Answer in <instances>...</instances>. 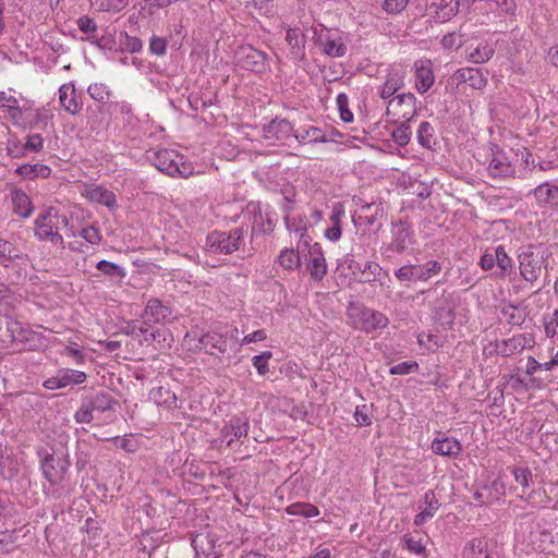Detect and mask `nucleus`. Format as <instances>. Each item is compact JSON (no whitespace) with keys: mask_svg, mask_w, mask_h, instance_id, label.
Here are the masks:
<instances>
[{"mask_svg":"<svg viewBox=\"0 0 558 558\" xmlns=\"http://www.w3.org/2000/svg\"><path fill=\"white\" fill-rule=\"evenodd\" d=\"M348 319L354 329L366 333L381 330L389 324V319L384 313L354 305H350L348 308Z\"/></svg>","mask_w":558,"mask_h":558,"instance_id":"nucleus-1","label":"nucleus"},{"mask_svg":"<svg viewBox=\"0 0 558 558\" xmlns=\"http://www.w3.org/2000/svg\"><path fill=\"white\" fill-rule=\"evenodd\" d=\"M153 162L159 171L170 177L187 178L193 173V167L184 161V156L173 149L155 151Z\"/></svg>","mask_w":558,"mask_h":558,"instance_id":"nucleus-2","label":"nucleus"},{"mask_svg":"<svg viewBox=\"0 0 558 558\" xmlns=\"http://www.w3.org/2000/svg\"><path fill=\"white\" fill-rule=\"evenodd\" d=\"M244 239L242 227L227 232L214 231L206 238V247L214 254H231L240 248Z\"/></svg>","mask_w":558,"mask_h":558,"instance_id":"nucleus-3","label":"nucleus"},{"mask_svg":"<svg viewBox=\"0 0 558 558\" xmlns=\"http://www.w3.org/2000/svg\"><path fill=\"white\" fill-rule=\"evenodd\" d=\"M391 122H410L416 114V97L412 93L399 94L392 97L386 109Z\"/></svg>","mask_w":558,"mask_h":558,"instance_id":"nucleus-4","label":"nucleus"},{"mask_svg":"<svg viewBox=\"0 0 558 558\" xmlns=\"http://www.w3.org/2000/svg\"><path fill=\"white\" fill-rule=\"evenodd\" d=\"M68 223L65 216L51 211L39 216L35 221V233L40 240H49L53 244L63 246V238L58 231V223Z\"/></svg>","mask_w":558,"mask_h":558,"instance_id":"nucleus-5","label":"nucleus"},{"mask_svg":"<svg viewBox=\"0 0 558 558\" xmlns=\"http://www.w3.org/2000/svg\"><path fill=\"white\" fill-rule=\"evenodd\" d=\"M442 266L437 260H429L424 265H404L395 271L399 281H427L438 275Z\"/></svg>","mask_w":558,"mask_h":558,"instance_id":"nucleus-6","label":"nucleus"},{"mask_svg":"<svg viewBox=\"0 0 558 558\" xmlns=\"http://www.w3.org/2000/svg\"><path fill=\"white\" fill-rule=\"evenodd\" d=\"M489 161L487 166L488 175L494 179H510L515 175V167L509 160L506 151L496 144H490Z\"/></svg>","mask_w":558,"mask_h":558,"instance_id":"nucleus-7","label":"nucleus"},{"mask_svg":"<svg viewBox=\"0 0 558 558\" xmlns=\"http://www.w3.org/2000/svg\"><path fill=\"white\" fill-rule=\"evenodd\" d=\"M518 259L521 277L525 281L534 283L542 275L544 257L529 247L519 254Z\"/></svg>","mask_w":558,"mask_h":558,"instance_id":"nucleus-8","label":"nucleus"},{"mask_svg":"<svg viewBox=\"0 0 558 558\" xmlns=\"http://www.w3.org/2000/svg\"><path fill=\"white\" fill-rule=\"evenodd\" d=\"M173 318V310L155 298L148 300L142 313L143 323L148 326L167 324Z\"/></svg>","mask_w":558,"mask_h":558,"instance_id":"nucleus-9","label":"nucleus"},{"mask_svg":"<svg viewBox=\"0 0 558 558\" xmlns=\"http://www.w3.org/2000/svg\"><path fill=\"white\" fill-rule=\"evenodd\" d=\"M238 64L243 69L260 73L266 71V54L252 46H242L236 51Z\"/></svg>","mask_w":558,"mask_h":558,"instance_id":"nucleus-10","label":"nucleus"},{"mask_svg":"<svg viewBox=\"0 0 558 558\" xmlns=\"http://www.w3.org/2000/svg\"><path fill=\"white\" fill-rule=\"evenodd\" d=\"M69 464L65 459H57L52 454H47L41 461V469L50 484L57 485L64 478Z\"/></svg>","mask_w":558,"mask_h":558,"instance_id":"nucleus-11","label":"nucleus"},{"mask_svg":"<svg viewBox=\"0 0 558 558\" xmlns=\"http://www.w3.org/2000/svg\"><path fill=\"white\" fill-rule=\"evenodd\" d=\"M532 194L539 206L558 209V180L538 184Z\"/></svg>","mask_w":558,"mask_h":558,"instance_id":"nucleus-12","label":"nucleus"},{"mask_svg":"<svg viewBox=\"0 0 558 558\" xmlns=\"http://www.w3.org/2000/svg\"><path fill=\"white\" fill-rule=\"evenodd\" d=\"M430 448L434 453L448 457L457 458L462 452L461 442L447 436L445 433H438L437 437L432 441Z\"/></svg>","mask_w":558,"mask_h":558,"instance_id":"nucleus-13","label":"nucleus"},{"mask_svg":"<svg viewBox=\"0 0 558 558\" xmlns=\"http://www.w3.org/2000/svg\"><path fill=\"white\" fill-rule=\"evenodd\" d=\"M495 543L486 537L472 539L463 550V558H496Z\"/></svg>","mask_w":558,"mask_h":558,"instance_id":"nucleus-14","label":"nucleus"},{"mask_svg":"<svg viewBox=\"0 0 558 558\" xmlns=\"http://www.w3.org/2000/svg\"><path fill=\"white\" fill-rule=\"evenodd\" d=\"M391 234L392 240L389 243L387 250L399 254L403 253L412 240V232L410 227L402 221L393 223Z\"/></svg>","mask_w":558,"mask_h":558,"instance_id":"nucleus-15","label":"nucleus"},{"mask_svg":"<svg viewBox=\"0 0 558 558\" xmlns=\"http://www.w3.org/2000/svg\"><path fill=\"white\" fill-rule=\"evenodd\" d=\"M435 76L429 60L415 62V87L420 94L426 93L434 84Z\"/></svg>","mask_w":558,"mask_h":558,"instance_id":"nucleus-16","label":"nucleus"},{"mask_svg":"<svg viewBox=\"0 0 558 558\" xmlns=\"http://www.w3.org/2000/svg\"><path fill=\"white\" fill-rule=\"evenodd\" d=\"M59 102L61 107L69 113L75 116L80 113L83 108V102L76 95L74 84H63L59 88Z\"/></svg>","mask_w":558,"mask_h":558,"instance_id":"nucleus-17","label":"nucleus"},{"mask_svg":"<svg viewBox=\"0 0 558 558\" xmlns=\"http://www.w3.org/2000/svg\"><path fill=\"white\" fill-rule=\"evenodd\" d=\"M308 253L311 255V259L308 263V270L311 277L315 281H320L327 274V265L322 247L318 243H314L310 245Z\"/></svg>","mask_w":558,"mask_h":558,"instance_id":"nucleus-18","label":"nucleus"},{"mask_svg":"<svg viewBox=\"0 0 558 558\" xmlns=\"http://www.w3.org/2000/svg\"><path fill=\"white\" fill-rule=\"evenodd\" d=\"M530 341L531 339L523 333L515 335L511 338L497 341L496 351L502 356H511L515 353L522 352L530 345Z\"/></svg>","mask_w":558,"mask_h":558,"instance_id":"nucleus-19","label":"nucleus"},{"mask_svg":"<svg viewBox=\"0 0 558 558\" xmlns=\"http://www.w3.org/2000/svg\"><path fill=\"white\" fill-rule=\"evenodd\" d=\"M248 424L246 421H242L239 417H234L221 429V442H226L227 447H231L232 444L245 437L247 435Z\"/></svg>","mask_w":558,"mask_h":558,"instance_id":"nucleus-20","label":"nucleus"},{"mask_svg":"<svg viewBox=\"0 0 558 558\" xmlns=\"http://www.w3.org/2000/svg\"><path fill=\"white\" fill-rule=\"evenodd\" d=\"M198 349L205 350L206 353L209 354H216V351L218 353H226L227 352V340L226 338L215 331H208L204 335H202L198 338Z\"/></svg>","mask_w":558,"mask_h":558,"instance_id":"nucleus-21","label":"nucleus"},{"mask_svg":"<svg viewBox=\"0 0 558 558\" xmlns=\"http://www.w3.org/2000/svg\"><path fill=\"white\" fill-rule=\"evenodd\" d=\"M84 195L94 203L101 204L109 209L117 207V197L113 192L101 185H90L85 189Z\"/></svg>","mask_w":558,"mask_h":558,"instance_id":"nucleus-22","label":"nucleus"},{"mask_svg":"<svg viewBox=\"0 0 558 558\" xmlns=\"http://www.w3.org/2000/svg\"><path fill=\"white\" fill-rule=\"evenodd\" d=\"M454 77L459 83H468L474 89H483L487 85V77L480 69H459Z\"/></svg>","mask_w":558,"mask_h":558,"instance_id":"nucleus-23","label":"nucleus"},{"mask_svg":"<svg viewBox=\"0 0 558 558\" xmlns=\"http://www.w3.org/2000/svg\"><path fill=\"white\" fill-rule=\"evenodd\" d=\"M318 45L322 48L323 53L330 58H342L345 56L348 48L341 37H333L327 35L326 37H319Z\"/></svg>","mask_w":558,"mask_h":558,"instance_id":"nucleus-24","label":"nucleus"},{"mask_svg":"<svg viewBox=\"0 0 558 558\" xmlns=\"http://www.w3.org/2000/svg\"><path fill=\"white\" fill-rule=\"evenodd\" d=\"M286 41L290 47L291 56L296 60L303 59L306 40L302 31L296 27H289L286 34Z\"/></svg>","mask_w":558,"mask_h":558,"instance_id":"nucleus-25","label":"nucleus"},{"mask_svg":"<svg viewBox=\"0 0 558 558\" xmlns=\"http://www.w3.org/2000/svg\"><path fill=\"white\" fill-rule=\"evenodd\" d=\"M425 507L414 518V524L416 526L423 525L427 520L432 519L440 507V502L436 498L433 490H427L424 495Z\"/></svg>","mask_w":558,"mask_h":558,"instance_id":"nucleus-26","label":"nucleus"},{"mask_svg":"<svg viewBox=\"0 0 558 558\" xmlns=\"http://www.w3.org/2000/svg\"><path fill=\"white\" fill-rule=\"evenodd\" d=\"M291 131L292 125L289 121L275 119L264 128V137L269 141H282L289 136Z\"/></svg>","mask_w":558,"mask_h":558,"instance_id":"nucleus-27","label":"nucleus"},{"mask_svg":"<svg viewBox=\"0 0 558 558\" xmlns=\"http://www.w3.org/2000/svg\"><path fill=\"white\" fill-rule=\"evenodd\" d=\"M284 223H286L287 229L290 232H293L296 235H299V238H300L299 248H301L302 245L310 246L311 239L307 235V221L303 217L286 216Z\"/></svg>","mask_w":558,"mask_h":558,"instance_id":"nucleus-28","label":"nucleus"},{"mask_svg":"<svg viewBox=\"0 0 558 558\" xmlns=\"http://www.w3.org/2000/svg\"><path fill=\"white\" fill-rule=\"evenodd\" d=\"M404 85V75L399 71H392L387 75L383 86L379 88V96L383 99L390 98L397 90Z\"/></svg>","mask_w":558,"mask_h":558,"instance_id":"nucleus-29","label":"nucleus"},{"mask_svg":"<svg viewBox=\"0 0 558 558\" xmlns=\"http://www.w3.org/2000/svg\"><path fill=\"white\" fill-rule=\"evenodd\" d=\"M13 210L21 217L27 218L33 211V206L28 195L22 190H14L11 193Z\"/></svg>","mask_w":558,"mask_h":558,"instance_id":"nucleus-30","label":"nucleus"},{"mask_svg":"<svg viewBox=\"0 0 558 558\" xmlns=\"http://www.w3.org/2000/svg\"><path fill=\"white\" fill-rule=\"evenodd\" d=\"M515 485L513 489L518 493V496L524 498L529 494L532 486V473L527 469L514 468L512 470Z\"/></svg>","mask_w":558,"mask_h":558,"instance_id":"nucleus-31","label":"nucleus"},{"mask_svg":"<svg viewBox=\"0 0 558 558\" xmlns=\"http://www.w3.org/2000/svg\"><path fill=\"white\" fill-rule=\"evenodd\" d=\"M15 173L24 179L33 180L36 178H48L51 173V169L47 165L43 163H25L17 167Z\"/></svg>","mask_w":558,"mask_h":558,"instance_id":"nucleus-32","label":"nucleus"},{"mask_svg":"<svg viewBox=\"0 0 558 558\" xmlns=\"http://www.w3.org/2000/svg\"><path fill=\"white\" fill-rule=\"evenodd\" d=\"M192 545L196 550L197 557L217 558L218 554L215 551V544L208 535L198 534L193 538Z\"/></svg>","mask_w":558,"mask_h":558,"instance_id":"nucleus-33","label":"nucleus"},{"mask_svg":"<svg viewBox=\"0 0 558 558\" xmlns=\"http://www.w3.org/2000/svg\"><path fill=\"white\" fill-rule=\"evenodd\" d=\"M130 0H89L90 8L96 12L119 13L129 5Z\"/></svg>","mask_w":558,"mask_h":558,"instance_id":"nucleus-34","label":"nucleus"},{"mask_svg":"<svg viewBox=\"0 0 558 558\" xmlns=\"http://www.w3.org/2000/svg\"><path fill=\"white\" fill-rule=\"evenodd\" d=\"M460 7L459 0H440L436 5L435 19L438 22H447L457 15Z\"/></svg>","mask_w":558,"mask_h":558,"instance_id":"nucleus-35","label":"nucleus"},{"mask_svg":"<svg viewBox=\"0 0 558 558\" xmlns=\"http://www.w3.org/2000/svg\"><path fill=\"white\" fill-rule=\"evenodd\" d=\"M22 253L10 241L0 239V265L9 267L15 259H21Z\"/></svg>","mask_w":558,"mask_h":558,"instance_id":"nucleus-36","label":"nucleus"},{"mask_svg":"<svg viewBox=\"0 0 558 558\" xmlns=\"http://www.w3.org/2000/svg\"><path fill=\"white\" fill-rule=\"evenodd\" d=\"M90 404L94 411L105 412L112 409L116 403L109 392L98 391L87 398H85Z\"/></svg>","mask_w":558,"mask_h":558,"instance_id":"nucleus-37","label":"nucleus"},{"mask_svg":"<svg viewBox=\"0 0 558 558\" xmlns=\"http://www.w3.org/2000/svg\"><path fill=\"white\" fill-rule=\"evenodd\" d=\"M344 215V210L342 206L333 207V210L330 215V221L332 226L325 231V235L330 241H338L341 238L342 229H341V218Z\"/></svg>","mask_w":558,"mask_h":558,"instance_id":"nucleus-38","label":"nucleus"},{"mask_svg":"<svg viewBox=\"0 0 558 558\" xmlns=\"http://www.w3.org/2000/svg\"><path fill=\"white\" fill-rule=\"evenodd\" d=\"M494 257L499 269L498 276L505 277L513 268L512 259L506 253L504 246L499 245L494 250Z\"/></svg>","mask_w":558,"mask_h":558,"instance_id":"nucleus-39","label":"nucleus"},{"mask_svg":"<svg viewBox=\"0 0 558 558\" xmlns=\"http://www.w3.org/2000/svg\"><path fill=\"white\" fill-rule=\"evenodd\" d=\"M298 250H300L298 247ZM278 263L284 269H296L301 265V258L299 256V251H294L293 248H284L280 252L278 256Z\"/></svg>","mask_w":558,"mask_h":558,"instance_id":"nucleus-40","label":"nucleus"},{"mask_svg":"<svg viewBox=\"0 0 558 558\" xmlns=\"http://www.w3.org/2000/svg\"><path fill=\"white\" fill-rule=\"evenodd\" d=\"M59 375L62 381L61 386H63V388L71 385L83 384L87 378L84 372L69 368L60 369Z\"/></svg>","mask_w":558,"mask_h":558,"instance_id":"nucleus-41","label":"nucleus"},{"mask_svg":"<svg viewBox=\"0 0 558 558\" xmlns=\"http://www.w3.org/2000/svg\"><path fill=\"white\" fill-rule=\"evenodd\" d=\"M287 512L292 515H301L304 518H313L319 515V509L316 506L305 502L292 504L287 508Z\"/></svg>","mask_w":558,"mask_h":558,"instance_id":"nucleus-42","label":"nucleus"},{"mask_svg":"<svg viewBox=\"0 0 558 558\" xmlns=\"http://www.w3.org/2000/svg\"><path fill=\"white\" fill-rule=\"evenodd\" d=\"M299 142H325V135L322 130L315 126L307 129L296 130L294 134Z\"/></svg>","mask_w":558,"mask_h":558,"instance_id":"nucleus-43","label":"nucleus"},{"mask_svg":"<svg viewBox=\"0 0 558 558\" xmlns=\"http://www.w3.org/2000/svg\"><path fill=\"white\" fill-rule=\"evenodd\" d=\"M494 48L490 45L485 44L470 52L468 58L471 62L481 64L488 61L494 56Z\"/></svg>","mask_w":558,"mask_h":558,"instance_id":"nucleus-44","label":"nucleus"},{"mask_svg":"<svg viewBox=\"0 0 558 558\" xmlns=\"http://www.w3.org/2000/svg\"><path fill=\"white\" fill-rule=\"evenodd\" d=\"M531 542L534 546V549L545 551L548 548V545L553 544V536L545 530L534 531L531 532Z\"/></svg>","mask_w":558,"mask_h":558,"instance_id":"nucleus-45","label":"nucleus"},{"mask_svg":"<svg viewBox=\"0 0 558 558\" xmlns=\"http://www.w3.org/2000/svg\"><path fill=\"white\" fill-rule=\"evenodd\" d=\"M154 399L158 404H165L167 408H178L177 396L162 387L153 392Z\"/></svg>","mask_w":558,"mask_h":558,"instance_id":"nucleus-46","label":"nucleus"},{"mask_svg":"<svg viewBox=\"0 0 558 558\" xmlns=\"http://www.w3.org/2000/svg\"><path fill=\"white\" fill-rule=\"evenodd\" d=\"M96 268L106 276L119 278L125 277L124 269L120 265L112 262L100 260L98 262Z\"/></svg>","mask_w":558,"mask_h":558,"instance_id":"nucleus-47","label":"nucleus"},{"mask_svg":"<svg viewBox=\"0 0 558 558\" xmlns=\"http://www.w3.org/2000/svg\"><path fill=\"white\" fill-rule=\"evenodd\" d=\"M87 93L93 99L99 102L106 101L111 95L109 87L104 83L90 84L87 88Z\"/></svg>","mask_w":558,"mask_h":558,"instance_id":"nucleus-48","label":"nucleus"},{"mask_svg":"<svg viewBox=\"0 0 558 558\" xmlns=\"http://www.w3.org/2000/svg\"><path fill=\"white\" fill-rule=\"evenodd\" d=\"M434 129L428 122H422L417 130V141L425 147L430 148L433 144Z\"/></svg>","mask_w":558,"mask_h":558,"instance_id":"nucleus-49","label":"nucleus"},{"mask_svg":"<svg viewBox=\"0 0 558 558\" xmlns=\"http://www.w3.org/2000/svg\"><path fill=\"white\" fill-rule=\"evenodd\" d=\"M409 122H400V125L392 132V138L399 146H405L411 140V130Z\"/></svg>","mask_w":558,"mask_h":558,"instance_id":"nucleus-50","label":"nucleus"},{"mask_svg":"<svg viewBox=\"0 0 558 558\" xmlns=\"http://www.w3.org/2000/svg\"><path fill=\"white\" fill-rule=\"evenodd\" d=\"M93 412V408L87 402V400L84 399L82 401L80 409L74 414V420L76 423H90L94 418Z\"/></svg>","mask_w":558,"mask_h":558,"instance_id":"nucleus-51","label":"nucleus"},{"mask_svg":"<svg viewBox=\"0 0 558 558\" xmlns=\"http://www.w3.org/2000/svg\"><path fill=\"white\" fill-rule=\"evenodd\" d=\"M337 106L341 120L347 123L352 122L353 113L349 109V99L345 94L342 93L337 96Z\"/></svg>","mask_w":558,"mask_h":558,"instance_id":"nucleus-52","label":"nucleus"},{"mask_svg":"<svg viewBox=\"0 0 558 558\" xmlns=\"http://www.w3.org/2000/svg\"><path fill=\"white\" fill-rule=\"evenodd\" d=\"M271 352L266 351L253 357V365L257 369L259 375H266L269 372L268 361L271 359Z\"/></svg>","mask_w":558,"mask_h":558,"instance_id":"nucleus-53","label":"nucleus"},{"mask_svg":"<svg viewBox=\"0 0 558 558\" xmlns=\"http://www.w3.org/2000/svg\"><path fill=\"white\" fill-rule=\"evenodd\" d=\"M354 418L359 426H369L372 424L369 408L366 404L357 405L354 412Z\"/></svg>","mask_w":558,"mask_h":558,"instance_id":"nucleus-54","label":"nucleus"},{"mask_svg":"<svg viewBox=\"0 0 558 558\" xmlns=\"http://www.w3.org/2000/svg\"><path fill=\"white\" fill-rule=\"evenodd\" d=\"M380 271V267L377 263L368 262L364 265V269L362 270V282H372L376 279L377 275Z\"/></svg>","mask_w":558,"mask_h":558,"instance_id":"nucleus-55","label":"nucleus"},{"mask_svg":"<svg viewBox=\"0 0 558 558\" xmlns=\"http://www.w3.org/2000/svg\"><path fill=\"white\" fill-rule=\"evenodd\" d=\"M80 235L90 244H98L101 241L100 232L94 225L82 229Z\"/></svg>","mask_w":558,"mask_h":558,"instance_id":"nucleus-56","label":"nucleus"},{"mask_svg":"<svg viewBox=\"0 0 558 558\" xmlns=\"http://www.w3.org/2000/svg\"><path fill=\"white\" fill-rule=\"evenodd\" d=\"M409 0H385L383 9L389 14L400 13L405 9Z\"/></svg>","mask_w":558,"mask_h":558,"instance_id":"nucleus-57","label":"nucleus"},{"mask_svg":"<svg viewBox=\"0 0 558 558\" xmlns=\"http://www.w3.org/2000/svg\"><path fill=\"white\" fill-rule=\"evenodd\" d=\"M418 368V365L416 362H402L397 365H393L390 368V374L392 375H407L410 374L413 371H416Z\"/></svg>","mask_w":558,"mask_h":558,"instance_id":"nucleus-58","label":"nucleus"},{"mask_svg":"<svg viewBox=\"0 0 558 558\" xmlns=\"http://www.w3.org/2000/svg\"><path fill=\"white\" fill-rule=\"evenodd\" d=\"M77 27L85 34H94L98 28L96 22L88 15H84L77 20Z\"/></svg>","mask_w":558,"mask_h":558,"instance_id":"nucleus-59","label":"nucleus"},{"mask_svg":"<svg viewBox=\"0 0 558 558\" xmlns=\"http://www.w3.org/2000/svg\"><path fill=\"white\" fill-rule=\"evenodd\" d=\"M167 41L165 38L153 36L149 43V50L156 56H163L166 53Z\"/></svg>","mask_w":558,"mask_h":558,"instance_id":"nucleus-60","label":"nucleus"},{"mask_svg":"<svg viewBox=\"0 0 558 558\" xmlns=\"http://www.w3.org/2000/svg\"><path fill=\"white\" fill-rule=\"evenodd\" d=\"M44 147V138L40 134H31L27 136L26 143L24 145L25 149L31 151H40Z\"/></svg>","mask_w":558,"mask_h":558,"instance_id":"nucleus-61","label":"nucleus"},{"mask_svg":"<svg viewBox=\"0 0 558 558\" xmlns=\"http://www.w3.org/2000/svg\"><path fill=\"white\" fill-rule=\"evenodd\" d=\"M110 440L114 441V444L120 447L122 450L133 453L137 450V445L131 439V438H120V437H113Z\"/></svg>","mask_w":558,"mask_h":558,"instance_id":"nucleus-62","label":"nucleus"},{"mask_svg":"<svg viewBox=\"0 0 558 558\" xmlns=\"http://www.w3.org/2000/svg\"><path fill=\"white\" fill-rule=\"evenodd\" d=\"M403 541L408 550L417 555H421L425 551V547L421 544V542L415 541L412 536L407 534L403 536Z\"/></svg>","mask_w":558,"mask_h":558,"instance_id":"nucleus-63","label":"nucleus"},{"mask_svg":"<svg viewBox=\"0 0 558 558\" xmlns=\"http://www.w3.org/2000/svg\"><path fill=\"white\" fill-rule=\"evenodd\" d=\"M504 315L507 317V322L511 325H521L523 323L522 315L518 312L517 307L509 306L504 310Z\"/></svg>","mask_w":558,"mask_h":558,"instance_id":"nucleus-64","label":"nucleus"}]
</instances>
